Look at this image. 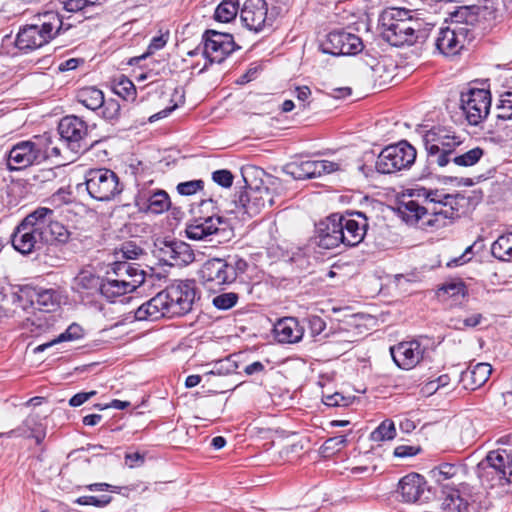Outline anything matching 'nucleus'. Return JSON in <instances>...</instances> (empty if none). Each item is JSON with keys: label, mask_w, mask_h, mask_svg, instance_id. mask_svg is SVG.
I'll return each mask as SVG.
<instances>
[{"label": "nucleus", "mask_w": 512, "mask_h": 512, "mask_svg": "<svg viewBox=\"0 0 512 512\" xmlns=\"http://www.w3.org/2000/svg\"><path fill=\"white\" fill-rule=\"evenodd\" d=\"M113 273L117 277L128 276L129 280L136 279V275L139 274V279L141 280V285L145 280V272L140 269L139 265L131 264L125 261H118L115 263V267L113 268Z\"/></svg>", "instance_id": "nucleus-39"}, {"label": "nucleus", "mask_w": 512, "mask_h": 512, "mask_svg": "<svg viewBox=\"0 0 512 512\" xmlns=\"http://www.w3.org/2000/svg\"><path fill=\"white\" fill-rule=\"evenodd\" d=\"M96 393V391L77 393L69 400V405L72 407H78L88 401L91 397L95 396Z\"/></svg>", "instance_id": "nucleus-59"}, {"label": "nucleus", "mask_w": 512, "mask_h": 512, "mask_svg": "<svg viewBox=\"0 0 512 512\" xmlns=\"http://www.w3.org/2000/svg\"><path fill=\"white\" fill-rule=\"evenodd\" d=\"M504 447L490 451L477 465L478 477L490 487L512 484V436Z\"/></svg>", "instance_id": "nucleus-6"}, {"label": "nucleus", "mask_w": 512, "mask_h": 512, "mask_svg": "<svg viewBox=\"0 0 512 512\" xmlns=\"http://www.w3.org/2000/svg\"><path fill=\"white\" fill-rule=\"evenodd\" d=\"M86 489L90 491H107L110 490L112 492H119L118 486H113L108 483H93L86 486Z\"/></svg>", "instance_id": "nucleus-62"}, {"label": "nucleus", "mask_w": 512, "mask_h": 512, "mask_svg": "<svg viewBox=\"0 0 512 512\" xmlns=\"http://www.w3.org/2000/svg\"><path fill=\"white\" fill-rule=\"evenodd\" d=\"M408 200H403L398 206L402 219L411 225L420 221L423 226L440 228L459 216L457 196L444 193L438 189H428L416 185L407 190Z\"/></svg>", "instance_id": "nucleus-1"}, {"label": "nucleus", "mask_w": 512, "mask_h": 512, "mask_svg": "<svg viewBox=\"0 0 512 512\" xmlns=\"http://www.w3.org/2000/svg\"><path fill=\"white\" fill-rule=\"evenodd\" d=\"M135 205L140 210L161 214L170 208L171 200L169 194L164 190H142L135 197Z\"/></svg>", "instance_id": "nucleus-25"}, {"label": "nucleus", "mask_w": 512, "mask_h": 512, "mask_svg": "<svg viewBox=\"0 0 512 512\" xmlns=\"http://www.w3.org/2000/svg\"><path fill=\"white\" fill-rule=\"evenodd\" d=\"M379 26L383 39L396 47L423 44L433 29L422 19L414 17L411 10L398 7L384 9L379 16Z\"/></svg>", "instance_id": "nucleus-2"}, {"label": "nucleus", "mask_w": 512, "mask_h": 512, "mask_svg": "<svg viewBox=\"0 0 512 512\" xmlns=\"http://www.w3.org/2000/svg\"><path fill=\"white\" fill-rule=\"evenodd\" d=\"M274 334L279 343L293 344L302 339L304 329L296 318L285 317L274 325Z\"/></svg>", "instance_id": "nucleus-30"}, {"label": "nucleus", "mask_w": 512, "mask_h": 512, "mask_svg": "<svg viewBox=\"0 0 512 512\" xmlns=\"http://www.w3.org/2000/svg\"><path fill=\"white\" fill-rule=\"evenodd\" d=\"M76 100L87 109L95 111L105 104L104 93L95 86H88L79 89L76 93Z\"/></svg>", "instance_id": "nucleus-34"}, {"label": "nucleus", "mask_w": 512, "mask_h": 512, "mask_svg": "<svg viewBox=\"0 0 512 512\" xmlns=\"http://www.w3.org/2000/svg\"><path fill=\"white\" fill-rule=\"evenodd\" d=\"M248 263L238 255H228L225 258L206 260L198 270L200 283L208 289H221L229 285L247 271Z\"/></svg>", "instance_id": "nucleus-5"}, {"label": "nucleus", "mask_w": 512, "mask_h": 512, "mask_svg": "<svg viewBox=\"0 0 512 512\" xmlns=\"http://www.w3.org/2000/svg\"><path fill=\"white\" fill-rule=\"evenodd\" d=\"M102 280L93 271L83 269L73 279L72 288L77 293L93 296L100 293Z\"/></svg>", "instance_id": "nucleus-33"}, {"label": "nucleus", "mask_w": 512, "mask_h": 512, "mask_svg": "<svg viewBox=\"0 0 512 512\" xmlns=\"http://www.w3.org/2000/svg\"><path fill=\"white\" fill-rule=\"evenodd\" d=\"M491 95L485 89H469L461 94V109L467 122L472 126L479 125L489 114Z\"/></svg>", "instance_id": "nucleus-12"}, {"label": "nucleus", "mask_w": 512, "mask_h": 512, "mask_svg": "<svg viewBox=\"0 0 512 512\" xmlns=\"http://www.w3.org/2000/svg\"><path fill=\"white\" fill-rule=\"evenodd\" d=\"M338 219L343 231V245H359L364 240L369 226L366 215L361 211H347L345 214L338 213Z\"/></svg>", "instance_id": "nucleus-17"}, {"label": "nucleus", "mask_w": 512, "mask_h": 512, "mask_svg": "<svg viewBox=\"0 0 512 512\" xmlns=\"http://www.w3.org/2000/svg\"><path fill=\"white\" fill-rule=\"evenodd\" d=\"M64 8L69 12H77L83 10L88 6H93L99 3V0H61Z\"/></svg>", "instance_id": "nucleus-52"}, {"label": "nucleus", "mask_w": 512, "mask_h": 512, "mask_svg": "<svg viewBox=\"0 0 512 512\" xmlns=\"http://www.w3.org/2000/svg\"><path fill=\"white\" fill-rule=\"evenodd\" d=\"M162 292L174 317L189 313L198 295L194 280H175Z\"/></svg>", "instance_id": "nucleus-11"}, {"label": "nucleus", "mask_w": 512, "mask_h": 512, "mask_svg": "<svg viewBox=\"0 0 512 512\" xmlns=\"http://www.w3.org/2000/svg\"><path fill=\"white\" fill-rule=\"evenodd\" d=\"M316 239L319 247L333 249L343 244V231L338 213L328 216L317 225Z\"/></svg>", "instance_id": "nucleus-22"}, {"label": "nucleus", "mask_w": 512, "mask_h": 512, "mask_svg": "<svg viewBox=\"0 0 512 512\" xmlns=\"http://www.w3.org/2000/svg\"><path fill=\"white\" fill-rule=\"evenodd\" d=\"M47 42L34 24L21 28L16 36L15 45L19 50L31 51L46 45Z\"/></svg>", "instance_id": "nucleus-32"}, {"label": "nucleus", "mask_w": 512, "mask_h": 512, "mask_svg": "<svg viewBox=\"0 0 512 512\" xmlns=\"http://www.w3.org/2000/svg\"><path fill=\"white\" fill-rule=\"evenodd\" d=\"M483 320V315L481 313L473 314L463 320L458 319L455 324V328L459 330H464L466 328H474L478 326Z\"/></svg>", "instance_id": "nucleus-55"}, {"label": "nucleus", "mask_w": 512, "mask_h": 512, "mask_svg": "<svg viewBox=\"0 0 512 512\" xmlns=\"http://www.w3.org/2000/svg\"><path fill=\"white\" fill-rule=\"evenodd\" d=\"M397 491L407 503L426 502L431 497L430 488L425 478L418 473H409L398 482Z\"/></svg>", "instance_id": "nucleus-19"}, {"label": "nucleus", "mask_w": 512, "mask_h": 512, "mask_svg": "<svg viewBox=\"0 0 512 512\" xmlns=\"http://www.w3.org/2000/svg\"><path fill=\"white\" fill-rule=\"evenodd\" d=\"M155 256L169 266H187L194 262L195 254L191 246L180 240H164L156 244Z\"/></svg>", "instance_id": "nucleus-15"}, {"label": "nucleus", "mask_w": 512, "mask_h": 512, "mask_svg": "<svg viewBox=\"0 0 512 512\" xmlns=\"http://www.w3.org/2000/svg\"><path fill=\"white\" fill-rule=\"evenodd\" d=\"M35 20V25L47 44L61 32L67 31L72 26L71 24L65 23L62 16L57 11L53 10L39 13Z\"/></svg>", "instance_id": "nucleus-26"}, {"label": "nucleus", "mask_w": 512, "mask_h": 512, "mask_svg": "<svg viewBox=\"0 0 512 512\" xmlns=\"http://www.w3.org/2000/svg\"><path fill=\"white\" fill-rule=\"evenodd\" d=\"M47 212L41 217H45L43 231L47 233V242L53 241L58 245L68 244L71 238V232L68 228L55 219V211L47 207H38V212Z\"/></svg>", "instance_id": "nucleus-28"}, {"label": "nucleus", "mask_w": 512, "mask_h": 512, "mask_svg": "<svg viewBox=\"0 0 512 512\" xmlns=\"http://www.w3.org/2000/svg\"><path fill=\"white\" fill-rule=\"evenodd\" d=\"M204 181L201 179L181 182L177 185L176 189L180 195L191 196L202 190Z\"/></svg>", "instance_id": "nucleus-50"}, {"label": "nucleus", "mask_w": 512, "mask_h": 512, "mask_svg": "<svg viewBox=\"0 0 512 512\" xmlns=\"http://www.w3.org/2000/svg\"><path fill=\"white\" fill-rule=\"evenodd\" d=\"M112 501V497L110 495H101V496H81L78 497L74 503L78 505H92L95 507H105Z\"/></svg>", "instance_id": "nucleus-49"}, {"label": "nucleus", "mask_w": 512, "mask_h": 512, "mask_svg": "<svg viewBox=\"0 0 512 512\" xmlns=\"http://www.w3.org/2000/svg\"><path fill=\"white\" fill-rule=\"evenodd\" d=\"M338 169V163L328 160L293 161L285 166V172L296 180L320 177Z\"/></svg>", "instance_id": "nucleus-18"}, {"label": "nucleus", "mask_w": 512, "mask_h": 512, "mask_svg": "<svg viewBox=\"0 0 512 512\" xmlns=\"http://www.w3.org/2000/svg\"><path fill=\"white\" fill-rule=\"evenodd\" d=\"M465 138L446 126H433L422 133L426 165L423 175L428 176L451 165L454 151L462 147Z\"/></svg>", "instance_id": "nucleus-3"}, {"label": "nucleus", "mask_w": 512, "mask_h": 512, "mask_svg": "<svg viewBox=\"0 0 512 512\" xmlns=\"http://www.w3.org/2000/svg\"><path fill=\"white\" fill-rule=\"evenodd\" d=\"M267 12L265 0H246L240 11V18L246 28L259 32L266 23Z\"/></svg>", "instance_id": "nucleus-24"}, {"label": "nucleus", "mask_w": 512, "mask_h": 512, "mask_svg": "<svg viewBox=\"0 0 512 512\" xmlns=\"http://www.w3.org/2000/svg\"><path fill=\"white\" fill-rule=\"evenodd\" d=\"M51 134L33 136L30 140L15 144L9 151L7 167L10 171L25 169L34 164H40L50 157L61 154L57 146H53Z\"/></svg>", "instance_id": "nucleus-4"}, {"label": "nucleus", "mask_w": 512, "mask_h": 512, "mask_svg": "<svg viewBox=\"0 0 512 512\" xmlns=\"http://www.w3.org/2000/svg\"><path fill=\"white\" fill-rule=\"evenodd\" d=\"M451 159V165L458 167H471L477 164L484 155V150L480 147H474L468 151H463L461 147L454 151Z\"/></svg>", "instance_id": "nucleus-36"}, {"label": "nucleus", "mask_w": 512, "mask_h": 512, "mask_svg": "<svg viewBox=\"0 0 512 512\" xmlns=\"http://www.w3.org/2000/svg\"><path fill=\"white\" fill-rule=\"evenodd\" d=\"M491 254L500 261H512V231L498 237L491 246Z\"/></svg>", "instance_id": "nucleus-37"}, {"label": "nucleus", "mask_w": 512, "mask_h": 512, "mask_svg": "<svg viewBox=\"0 0 512 512\" xmlns=\"http://www.w3.org/2000/svg\"><path fill=\"white\" fill-rule=\"evenodd\" d=\"M396 437L395 424L390 419L382 421L377 428L370 434V440L373 442L389 441Z\"/></svg>", "instance_id": "nucleus-40"}, {"label": "nucleus", "mask_w": 512, "mask_h": 512, "mask_svg": "<svg viewBox=\"0 0 512 512\" xmlns=\"http://www.w3.org/2000/svg\"><path fill=\"white\" fill-rule=\"evenodd\" d=\"M118 258L127 260L137 259L143 254V249L133 241L124 242L119 251L116 252Z\"/></svg>", "instance_id": "nucleus-47"}, {"label": "nucleus", "mask_w": 512, "mask_h": 512, "mask_svg": "<svg viewBox=\"0 0 512 512\" xmlns=\"http://www.w3.org/2000/svg\"><path fill=\"white\" fill-rule=\"evenodd\" d=\"M82 332H83V330L78 324H72L66 329V331L64 333L60 334L58 336V338H56L55 340H53L49 343L39 345L35 349V351L36 352L44 351L47 347H50L55 343H59V342L67 341V340L79 339L82 337Z\"/></svg>", "instance_id": "nucleus-45"}, {"label": "nucleus", "mask_w": 512, "mask_h": 512, "mask_svg": "<svg viewBox=\"0 0 512 512\" xmlns=\"http://www.w3.org/2000/svg\"><path fill=\"white\" fill-rule=\"evenodd\" d=\"M170 308L163 292L143 303L135 311V319L138 321H155L162 317L172 318Z\"/></svg>", "instance_id": "nucleus-27"}, {"label": "nucleus", "mask_w": 512, "mask_h": 512, "mask_svg": "<svg viewBox=\"0 0 512 512\" xmlns=\"http://www.w3.org/2000/svg\"><path fill=\"white\" fill-rule=\"evenodd\" d=\"M492 372V367L488 363H478L474 366H469L465 371L460 374L459 382L466 390H476L483 386L489 379Z\"/></svg>", "instance_id": "nucleus-31"}, {"label": "nucleus", "mask_w": 512, "mask_h": 512, "mask_svg": "<svg viewBox=\"0 0 512 512\" xmlns=\"http://www.w3.org/2000/svg\"><path fill=\"white\" fill-rule=\"evenodd\" d=\"M459 471V468L450 463H443L439 465L438 467H435L430 471V474L432 478L436 480L437 483H439L443 489L450 488L447 484L444 482L446 480H450L453 477L457 475Z\"/></svg>", "instance_id": "nucleus-41"}, {"label": "nucleus", "mask_w": 512, "mask_h": 512, "mask_svg": "<svg viewBox=\"0 0 512 512\" xmlns=\"http://www.w3.org/2000/svg\"><path fill=\"white\" fill-rule=\"evenodd\" d=\"M101 115L108 121H115L120 117V104L115 99L105 100V104L101 105Z\"/></svg>", "instance_id": "nucleus-48"}, {"label": "nucleus", "mask_w": 512, "mask_h": 512, "mask_svg": "<svg viewBox=\"0 0 512 512\" xmlns=\"http://www.w3.org/2000/svg\"><path fill=\"white\" fill-rule=\"evenodd\" d=\"M296 98L303 102V104L301 105L302 109L304 110L307 105L305 104V102L307 101V99L310 97L311 95V90L308 86H301V87H297L296 90Z\"/></svg>", "instance_id": "nucleus-61"}, {"label": "nucleus", "mask_w": 512, "mask_h": 512, "mask_svg": "<svg viewBox=\"0 0 512 512\" xmlns=\"http://www.w3.org/2000/svg\"><path fill=\"white\" fill-rule=\"evenodd\" d=\"M362 49L361 38L344 30L331 31L320 43V50L332 56L355 55Z\"/></svg>", "instance_id": "nucleus-13"}, {"label": "nucleus", "mask_w": 512, "mask_h": 512, "mask_svg": "<svg viewBox=\"0 0 512 512\" xmlns=\"http://www.w3.org/2000/svg\"><path fill=\"white\" fill-rule=\"evenodd\" d=\"M265 369V366L262 362L260 361H255L249 365H247L245 368H244V372L247 374V375H253L255 373H260L262 371H264Z\"/></svg>", "instance_id": "nucleus-63"}, {"label": "nucleus", "mask_w": 512, "mask_h": 512, "mask_svg": "<svg viewBox=\"0 0 512 512\" xmlns=\"http://www.w3.org/2000/svg\"><path fill=\"white\" fill-rule=\"evenodd\" d=\"M186 236L195 241H216L221 243L232 234L230 220L218 213L200 216L191 220L185 229Z\"/></svg>", "instance_id": "nucleus-8"}, {"label": "nucleus", "mask_w": 512, "mask_h": 512, "mask_svg": "<svg viewBox=\"0 0 512 512\" xmlns=\"http://www.w3.org/2000/svg\"><path fill=\"white\" fill-rule=\"evenodd\" d=\"M438 295H447L449 297H465L467 295V287L462 280H452L450 282L442 284L438 288Z\"/></svg>", "instance_id": "nucleus-44"}, {"label": "nucleus", "mask_w": 512, "mask_h": 512, "mask_svg": "<svg viewBox=\"0 0 512 512\" xmlns=\"http://www.w3.org/2000/svg\"><path fill=\"white\" fill-rule=\"evenodd\" d=\"M238 300L239 296L237 293L227 292L215 296L212 300V303L219 310H228L234 307Z\"/></svg>", "instance_id": "nucleus-46"}, {"label": "nucleus", "mask_w": 512, "mask_h": 512, "mask_svg": "<svg viewBox=\"0 0 512 512\" xmlns=\"http://www.w3.org/2000/svg\"><path fill=\"white\" fill-rule=\"evenodd\" d=\"M137 274L134 280L124 279V277L112 278L108 276L102 280L100 294L107 300L113 302L117 297L133 292L137 287L141 285V280Z\"/></svg>", "instance_id": "nucleus-29"}, {"label": "nucleus", "mask_w": 512, "mask_h": 512, "mask_svg": "<svg viewBox=\"0 0 512 512\" xmlns=\"http://www.w3.org/2000/svg\"><path fill=\"white\" fill-rule=\"evenodd\" d=\"M308 321L313 336L321 334L326 328L325 321L319 316H311Z\"/></svg>", "instance_id": "nucleus-58"}, {"label": "nucleus", "mask_w": 512, "mask_h": 512, "mask_svg": "<svg viewBox=\"0 0 512 512\" xmlns=\"http://www.w3.org/2000/svg\"><path fill=\"white\" fill-rule=\"evenodd\" d=\"M322 401L330 407L347 406L349 401L342 394L336 392L333 394H323Z\"/></svg>", "instance_id": "nucleus-54"}, {"label": "nucleus", "mask_w": 512, "mask_h": 512, "mask_svg": "<svg viewBox=\"0 0 512 512\" xmlns=\"http://www.w3.org/2000/svg\"><path fill=\"white\" fill-rule=\"evenodd\" d=\"M417 150L408 141L386 146L379 153L375 169L381 174H392L409 169L416 160Z\"/></svg>", "instance_id": "nucleus-9"}, {"label": "nucleus", "mask_w": 512, "mask_h": 512, "mask_svg": "<svg viewBox=\"0 0 512 512\" xmlns=\"http://www.w3.org/2000/svg\"><path fill=\"white\" fill-rule=\"evenodd\" d=\"M468 30L464 27L441 28L435 39L437 50L444 56H454L464 47Z\"/></svg>", "instance_id": "nucleus-21"}, {"label": "nucleus", "mask_w": 512, "mask_h": 512, "mask_svg": "<svg viewBox=\"0 0 512 512\" xmlns=\"http://www.w3.org/2000/svg\"><path fill=\"white\" fill-rule=\"evenodd\" d=\"M442 509L446 512H465L469 504L464 500L459 490L455 488L442 489Z\"/></svg>", "instance_id": "nucleus-35"}, {"label": "nucleus", "mask_w": 512, "mask_h": 512, "mask_svg": "<svg viewBox=\"0 0 512 512\" xmlns=\"http://www.w3.org/2000/svg\"><path fill=\"white\" fill-rule=\"evenodd\" d=\"M58 131L72 151L77 153L81 149L88 148V145L84 143L88 135V125L82 118L76 115L63 117L58 124Z\"/></svg>", "instance_id": "nucleus-16"}, {"label": "nucleus", "mask_w": 512, "mask_h": 512, "mask_svg": "<svg viewBox=\"0 0 512 512\" xmlns=\"http://www.w3.org/2000/svg\"><path fill=\"white\" fill-rule=\"evenodd\" d=\"M417 454V450L412 446L400 445L395 448L394 455L396 457H409Z\"/></svg>", "instance_id": "nucleus-60"}, {"label": "nucleus", "mask_w": 512, "mask_h": 512, "mask_svg": "<svg viewBox=\"0 0 512 512\" xmlns=\"http://www.w3.org/2000/svg\"><path fill=\"white\" fill-rule=\"evenodd\" d=\"M485 4L482 6V8L487 11L486 15H488L490 18H496V12L497 8L495 6V0H484Z\"/></svg>", "instance_id": "nucleus-64"}, {"label": "nucleus", "mask_w": 512, "mask_h": 512, "mask_svg": "<svg viewBox=\"0 0 512 512\" xmlns=\"http://www.w3.org/2000/svg\"><path fill=\"white\" fill-rule=\"evenodd\" d=\"M38 212V208L29 213L14 229L11 234L13 248L23 255L40 250L47 243V233L43 231L46 214Z\"/></svg>", "instance_id": "nucleus-7"}, {"label": "nucleus", "mask_w": 512, "mask_h": 512, "mask_svg": "<svg viewBox=\"0 0 512 512\" xmlns=\"http://www.w3.org/2000/svg\"><path fill=\"white\" fill-rule=\"evenodd\" d=\"M204 56L208 63H222L237 48L234 38L229 33L206 30L203 34Z\"/></svg>", "instance_id": "nucleus-14"}, {"label": "nucleus", "mask_w": 512, "mask_h": 512, "mask_svg": "<svg viewBox=\"0 0 512 512\" xmlns=\"http://www.w3.org/2000/svg\"><path fill=\"white\" fill-rule=\"evenodd\" d=\"M424 351L417 340L401 342L390 348L394 362L402 369L415 367L423 358Z\"/></svg>", "instance_id": "nucleus-23"}, {"label": "nucleus", "mask_w": 512, "mask_h": 512, "mask_svg": "<svg viewBox=\"0 0 512 512\" xmlns=\"http://www.w3.org/2000/svg\"><path fill=\"white\" fill-rule=\"evenodd\" d=\"M168 39L169 32H167L166 34H161L159 36L153 37L150 41L146 54H144L142 58H145L147 55H151L156 51L162 49L167 44Z\"/></svg>", "instance_id": "nucleus-53"}, {"label": "nucleus", "mask_w": 512, "mask_h": 512, "mask_svg": "<svg viewBox=\"0 0 512 512\" xmlns=\"http://www.w3.org/2000/svg\"><path fill=\"white\" fill-rule=\"evenodd\" d=\"M113 91L124 100L134 101L136 98V88L133 82L126 76H121L114 84Z\"/></svg>", "instance_id": "nucleus-43"}, {"label": "nucleus", "mask_w": 512, "mask_h": 512, "mask_svg": "<svg viewBox=\"0 0 512 512\" xmlns=\"http://www.w3.org/2000/svg\"><path fill=\"white\" fill-rule=\"evenodd\" d=\"M124 460H125V464L129 468H136V467H140L144 464L145 455L141 454L139 452L126 453Z\"/></svg>", "instance_id": "nucleus-57"}, {"label": "nucleus", "mask_w": 512, "mask_h": 512, "mask_svg": "<svg viewBox=\"0 0 512 512\" xmlns=\"http://www.w3.org/2000/svg\"><path fill=\"white\" fill-rule=\"evenodd\" d=\"M235 202L249 217L259 214L267 205H274L272 193L267 187L248 188L239 194Z\"/></svg>", "instance_id": "nucleus-20"}, {"label": "nucleus", "mask_w": 512, "mask_h": 512, "mask_svg": "<svg viewBox=\"0 0 512 512\" xmlns=\"http://www.w3.org/2000/svg\"><path fill=\"white\" fill-rule=\"evenodd\" d=\"M239 11L237 0H223L215 9L214 19L221 23L234 20Z\"/></svg>", "instance_id": "nucleus-38"}, {"label": "nucleus", "mask_w": 512, "mask_h": 512, "mask_svg": "<svg viewBox=\"0 0 512 512\" xmlns=\"http://www.w3.org/2000/svg\"><path fill=\"white\" fill-rule=\"evenodd\" d=\"M496 110L498 119H512V87H509L506 91L500 94Z\"/></svg>", "instance_id": "nucleus-42"}, {"label": "nucleus", "mask_w": 512, "mask_h": 512, "mask_svg": "<svg viewBox=\"0 0 512 512\" xmlns=\"http://www.w3.org/2000/svg\"><path fill=\"white\" fill-rule=\"evenodd\" d=\"M212 179L218 185L229 188L233 184L234 176L229 170L221 169L212 173Z\"/></svg>", "instance_id": "nucleus-51"}, {"label": "nucleus", "mask_w": 512, "mask_h": 512, "mask_svg": "<svg viewBox=\"0 0 512 512\" xmlns=\"http://www.w3.org/2000/svg\"><path fill=\"white\" fill-rule=\"evenodd\" d=\"M85 184L88 194L98 201L112 200L123 190L118 175L106 168L89 170Z\"/></svg>", "instance_id": "nucleus-10"}, {"label": "nucleus", "mask_w": 512, "mask_h": 512, "mask_svg": "<svg viewBox=\"0 0 512 512\" xmlns=\"http://www.w3.org/2000/svg\"><path fill=\"white\" fill-rule=\"evenodd\" d=\"M54 292L51 290H45L37 294V303L42 309L50 311L51 307L55 305L53 300Z\"/></svg>", "instance_id": "nucleus-56"}]
</instances>
